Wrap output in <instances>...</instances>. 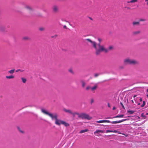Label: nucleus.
Returning a JSON list of instances; mask_svg holds the SVG:
<instances>
[{
	"instance_id": "nucleus-9",
	"label": "nucleus",
	"mask_w": 148,
	"mask_h": 148,
	"mask_svg": "<svg viewBox=\"0 0 148 148\" xmlns=\"http://www.w3.org/2000/svg\"><path fill=\"white\" fill-rule=\"evenodd\" d=\"M132 24L134 26L136 25H140V23L138 21H134L132 22Z\"/></svg>"
},
{
	"instance_id": "nucleus-15",
	"label": "nucleus",
	"mask_w": 148,
	"mask_h": 148,
	"mask_svg": "<svg viewBox=\"0 0 148 148\" xmlns=\"http://www.w3.org/2000/svg\"><path fill=\"white\" fill-rule=\"evenodd\" d=\"M99 132L103 133V131L101 130H97L96 131L94 132V134H95L96 133H97Z\"/></svg>"
},
{
	"instance_id": "nucleus-29",
	"label": "nucleus",
	"mask_w": 148,
	"mask_h": 148,
	"mask_svg": "<svg viewBox=\"0 0 148 148\" xmlns=\"http://www.w3.org/2000/svg\"><path fill=\"white\" fill-rule=\"evenodd\" d=\"M137 1V0H132L129 2H128V3H134L136 2Z\"/></svg>"
},
{
	"instance_id": "nucleus-53",
	"label": "nucleus",
	"mask_w": 148,
	"mask_h": 148,
	"mask_svg": "<svg viewBox=\"0 0 148 148\" xmlns=\"http://www.w3.org/2000/svg\"><path fill=\"white\" fill-rule=\"evenodd\" d=\"M147 5H148V2H147Z\"/></svg>"
},
{
	"instance_id": "nucleus-3",
	"label": "nucleus",
	"mask_w": 148,
	"mask_h": 148,
	"mask_svg": "<svg viewBox=\"0 0 148 148\" xmlns=\"http://www.w3.org/2000/svg\"><path fill=\"white\" fill-rule=\"evenodd\" d=\"M55 124L58 125H63L65 127L69 126V124L60 119H58L57 118L55 121Z\"/></svg>"
},
{
	"instance_id": "nucleus-36",
	"label": "nucleus",
	"mask_w": 148,
	"mask_h": 148,
	"mask_svg": "<svg viewBox=\"0 0 148 148\" xmlns=\"http://www.w3.org/2000/svg\"><path fill=\"white\" fill-rule=\"evenodd\" d=\"M112 132V130H107L106 131V132L108 133V132Z\"/></svg>"
},
{
	"instance_id": "nucleus-6",
	"label": "nucleus",
	"mask_w": 148,
	"mask_h": 148,
	"mask_svg": "<svg viewBox=\"0 0 148 148\" xmlns=\"http://www.w3.org/2000/svg\"><path fill=\"white\" fill-rule=\"evenodd\" d=\"M52 10L54 13H58L59 11L58 6L56 5H54L52 7Z\"/></svg>"
},
{
	"instance_id": "nucleus-23",
	"label": "nucleus",
	"mask_w": 148,
	"mask_h": 148,
	"mask_svg": "<svg viewBox=\"0 0 148 148\" xmlns=\"http://www.w3.org/2000/svg\"><path fill=\"white\" fill-rule=\"evenodd\" d=\"M135 111L133 110H127V112L130 114H133L134 112Z\"/></svg>"
},
{
	"instance_id": "nucleus-19",
	"label": "nucleus",
	"mask_w": 148,
	"mask_h": 148,
	"mask_svg": "<svg viewBox=\"0 0 148 148\" xmlns=\"http://www.w3.org/2000/svg\"><path fill=\"white\" fill-rule=\"evenodd\" d=\"M108 50V52L106 53H108L109 51H111L113 49V47L112 46H109L108 49L106 48Z\"/></svg>"
},
{
	"instance_id": "nucleus-4",
	"label": "nucleus",
	"mask_w": 148,
	"mask_h": 148,
	"mask_svg": "<svg viewBox=\"0 0 148 148\" xmlns=\"http://www.w3.org/2000/svg\"><path fill=\"white\" fill-rule=\"evenodd\" d=\"M79 118H81L82 119H87L89 120H90L92 119V117L84 113L80 114Z\"/></svg>"
},
{
	"instance_id": "nucleus-32",
	"label": "nucleus",
	"mask_w": 148,
	"mask_h": 148,
	"mask_svg": "<svg viewBox=\"0 0 148 148\" xmlns=\"http://www.w3.org/2000/svg\"><path fill=\"white\" fill-rule=\"evenodd\" d=\"M39 30L40 31H42L45 30V28L43 27H41L39 28Z\"/></svg>"
},
{
	"instance_id": "nucleus-47",
	"label": "nucleus",
	"mask_w": 148,
	"mask_h": 148,
	"mask_svg": "<svg viewBox=\"0 0 148 148\" xmlns=\"http://www.w3.org/2000/svg\"><path fill=\"white\" fill-rule=\"evenodd\" d=\"M20 71V69H19V70H16V72H17L18 71Z\"/></svg>"
},
{
	"instance_id": "nucleus-7",
	"label": "nucleus",
	"mask_w": 148,
	"mask_h": 148,
	"mask_svg": "<svg viewBox=\"0 0 148 148\" xmlns=\"http://www.w3.org/2000/svg\"><path fill=\"white\" fill-rule=\"evenodd\" d=\"M48 116H49L51 118L52 120L55 119V121L58 117V115L56 113L53 114L50 113Z\"/></svg>"
},
{
	"instance_id": "nucleus-28",
	"label": "nucleus",
	"mask_w": 148,
	"mask_h": 148,
	"mask_svg": "<svg viewBox=\"0 0 148 148\" xmlns=\"http://www.w3.org/2000/svg\"><path fill=\"white\" fill-rule=\"evenodd\" d=\"M90 89H91V87L90 86H87L86 88V90H88Z\"/></svg>"
},
{
	"instance_id": "nucleus-56",
	"label": "nucleus",
	"mask_w": 148,
	"mask_h": 148,
	"mask_svg": "<svg viewBox=\"0 0 148 148\" xmlns=\"http://www.w3.org/2000/svg\"><path fill=\"white\" fill-rule=\"evenodd\" d=\"M146 114L147 115H148V113H147Z\"/></svg>"
},
{
	"instance_id": "nucleus-34",
	"label": "nucleus",
	"mask_w": 148,
	"mask_h": 148,
	"mask_svg": "<svg viewBox=\"0 0 148 148\" xmlns=\"http://www.w3.org/2000/svg\"><path fill=\"white\" fill-rule=\"evenodd\" d=\"M141 116L142 117L144 118V119H145L146 117L144 115L143 113H142L141 114Z\"/></svg>"
},
{
	"instance_id": "nucleus-55",
	"label": "nucleus",
	"mask_w": 148,
	"mask_h": 148,
	"mask_svg": "<svg viewBox=\"0 0 148 148\" xmlns=\"http://www.w3.org/2000/svg\"><path fill=\"white\" fill-rule=\"evenodd\" d=\"M90 18V19H91V20H92V18Z\"/></svg>"
},
{
	"instance_id": "nucleus-48",
	"label": "nucleus",
	"mask_w": 148,
	"mask_h": 148,
	"mask_svg": "<svg viewBox=\"0 0 148 148\" xmlns=\"http://www.w3.org/2000/svg\"><path fill=\"white\" fill-rule=\"evenodd\" d=\"M136 95H134V98H135V97H136Z\"/></svg>"
},
{
	"instance_id": "nucleus-38",
	"label": "nucleus",
	"mask_w": 148,
	"mask_h": 148,
	"mask_svg": "<svg viewBox=\"0 0 148 148\" xmlns=\"http://www.w3.org/2000/svg\"><path fill=\"white\" fill-rule=\"evenodd\" d=\"M94 101L93 99H91L90 100V103L91 104H92Z\"/></svg>"
},
{
	"instance_id": "nucleus-12",
	"label": "nucleus",
	"mask_w": 148,
	"mask_h": 148,
	"mask_svg": "<svg viewBox=\"0 0 148 148\" xmlns=\"http://www.w3.org/2000/svg\"><path fill=\"white\" fill-rule=\"evenodd\" d=\"M97 87V85H95L91 87V89L92 91L93 92L94 91L96 90Z\"/></svg>"
},
{
	"instance_id": "nucleus-18",
	"label": "nucleus",
	"mask_w": 148,
	"mask_h": 148,
	"mask_svg": "<svg viewBox=\"0 0 148 148\" xmlns=\"http://www.w3.org/2000/svg\"><path fill=\"white\" fill-rule=\"evenodd\" d=\"M80 82L82 84V87L83 88H84L86 85V83L85 82L82 80Z\"/></svg>"
},
{
	"instance_id": "nucleus-44",
	"label": "nucleus",
	"mask_w": 148,
	"mask_h": 148,
	"mask_svg": "<svg viewBox=\"0 0 148 148\" xmlns=\"http://www.w3.org/2000/svg\"><path fill=\"white\" fill-rule=\"evenodd\" d=\"M112 118H112L111 117H108L107 118H106L105 119H112Z\"/></svg>"
},
{
	"instance_id": "nucleus-22",
	"label": "nucleus",
	"mask_w": 148,
	"mask_h": 148,
	"mask_svg": "<svg viewBox=\"0 0 148 148\" xmlns=\"http://www.w3.org/2000/svg\"><path fill=\"white\" fill-rule=\"evenodd\" d=\"M6 77L7 79H12L14 78V76L12 75L10 76H6Z\"/></svg>"
},
{
	"instance_id": "nucleus-59",
	"label": "nucleus",
	"mask_w": 148,
	"mask_h": 148,
	"mask_svg": "<svg viewBox=\"0 0 148 148\" xmlns=\"http://www.w3.org/2000/svg\"><path fill=\"white\" fill-rule=\"evenodd\" d=\"M147 96L148 97V95H147Z\"/></svg>"
},
{
	"instance_id": "nucleus-45",
	"label": "nucleus",
	"mask_w": 148,
	"mask_h": 148,
	"mask_svg": "<svg viewBox=\"0 0 148 148\" xmlns=\"http://www.w3.org/2000/svg\"><path fill=\"white\" fill-rule=\"evenodd\" d=\"M116 109V108L115 107H114L113 108H112V110H115Z\"/></svg>"
},
{
	"instance_id": "nucleus-8",
	"label": "nucleus",
	"mask_w": 148,
	"mask_h": 148,
	"mask_svg": "<svg viewBox=\"0 0 148 148\" xmlns=\"http://www.w3.org/2000/svg\"><path fill=\"white\" fill-rule=\"evenodd\" d=\"M96 122H97V123H110V121L109 120H102L97 121Z\"/></svg>"
},
{
	"instance_id": "nucleus-51",
	"label": "nucleus",
	"mask_w": 148,
	"mask_h": 148,
	"mask_svg": "<svg viewBox=\"0 0 148 148\" xmlns=\"http://www.w3.org/2000/svg\"><path fill=\"white\" fill-rule=\"evenodd\" d=\"M145 1L147 2H148V0H145Z\"/></svg>"
},
{
	"instance_id": "nucleus-37",
	"label": "nucleus",
	"mask_w": 148,
	"mask_h": 148,
	"mask_svg": "<svg viewBox=\"0 0 148 148\" xmlns=\"http://www.w3.org/2000/svg\"><path fill=\"white\" fill-rule=\"evenodd\" d=\"M145 21V20L144 19H141L140 20V21Z\"/></svg>"
},
{
	"instance_id": "nucleus-31",
	"label": "nucleus",
	"mask_w": 148,
	"mask_h": 148,
	"mask_svg": "<svg viewBox=\"0 0 148 148\" xmlns=\"http://www.w3.org/2000/svg\"><path fill=\"white\" fill-rule=\"evenodd\" d=\"M98 40L99 42V43L100 44V43L102 41V39L100 38H98Z\"/></svg>"
},
{
	"instance_id": "nucleus-24",
	"label": "nucleus",
	"mask_w": 148,
	"mask_h": 148,
	"mask_svg": "<svg viewBox=\"0 0 148 148\" xmlns=\"http://www.w3.org/2000/svg\"><path fill=\"white\" fill-rule=\"evenodd\" d=\"M21 79L22 80L23 82V83H26V79L25 78H23V77H22L21 78Z\"/></svg>"
},
{
	"instance_id": "nucleus-50",
	"label": "nucleus",
	"mask_w": 148,
	"mask_h": 148,
	"mask_svg": "<svg viewBox=\"0 0 148 148\" xmlns=\"http://www.w3.org/2000/svg\"><path fill=\"white\" fill-rule=\"evenodd\" d=\"M54 36H55V37H57V35H55Z\"/></svg>"
},
{
	"instance_id": "nucleus-52",
	"label": "nucleus",
	"mask_w": 148,
	"mask_h": 148,
	"mask_svg": "<svg viewBox=\"0 0 148 148\" xmlns=\"http://www.w3.org/2000/svg\"><path fill=\"white\" fill-rule=\"evenodd\" d=\"M140 103H138V105H140Z\"/></svg>"
},
{
	"instance_id": "nucleus-54",
	"label": "nucleus",
	"mask_w": 148,
	"mask_h": 148,
	"mask_svg": "<svg viewBox=\"0 0 148 148\" xmlns=\"http://www.w3.org/2000/svg\"><path fill=\"white\" fill-rule=\"evenodd\" d=\"M147 92L148 93V89H147Z\"/></svg>"
},
{
	"instance_id": "nucleus-17",
	"label": "nucleus",
	"mask_w": 148,
	"mask_h": 148,
	"mask_svg": "<svg viewBox=\"0 0 148 148\" xmlns=\"http://www.w3.org/2000/svg\"><path fill=\"white\" fill-rule=\"evenodd\" d=\"M88 131V130L87 129H85L84 130H81L79 132V133L80 134H82L83 133H84V132H87Z\"/></svg>"
},
{
	"instance_id": "nucleus-41",
	"label": "nucleus",
	"mask_w": 148,
	"mask_h": 148,
	"mask_svg": "<svg viewBox=\"0 0 148 148\" xmlns=\"http://www.w3.org/2000/svg\"><path fill=\"white\" fill-rule=\"evenodd\" d=\"M63 28L66 29H67V28L66 26L65 25H64L63 26Z\"/></svg>"
},
{
	"instance_id": "nucleus-35",
	"label": "nucleus",
	"mask_w": 148,
	"mask_h": 148,
	"mask_svg": "<svg viewBox=\"0 0 148 148\" xmlns=\"http://www.w3.org/2000/svg\"><path fill=\"white\" fill-rule=\"evenodd\" d=\"M18 130L20 131V132H21V133H23V131H22L20 129L19 127L18 128Z\"/></svg>"
},
{
	"instance_id": "nucleus-25",
	"label": "nucleus",
	"mask_w": 148,
	"mask_h": 148,
	"mask_svg": "<svg viewBox=\"0 0 148 148\" xmlns=\"http://www.w3.org/2000/svg\"><path fill=\"white\" fill-rule=\"evenodd\" d=\"M110 123H112V124H116L117 123H119V121H113L111 122L110 121Z\"/></svg>"
},
{
	"instance_id": "nucleus-20",
	"label": "nucleus",
	"mask_w": 148,
	"mask_h": 148,
	"mask_svg": "<svg viewBox=\"0 0 148 148\" xmlns=\"http://www.w3.org/2000/svg\"><path fill=\"white\" fill-rule=\"evenodd\" d=\"M72 114L74 116L75 115H78V117L79 118V116H80V114H79V113H77V112H74V113H73V114Z\"/></svg>"
},
{
	"instance_id": "nucleus-46",
	"label": "nucleus",
	"mask_w": 148,
	"mask_h": 148,
	"mask_svg": "<svg viewBox=\"0 0 148 148\" xmlns=\"http://www.w3.org/2000/svg\"><path fill=\"white\" fill-rule=\"evenodd\" d=\"M139 100H140V101H142V99L141 98H140V99Z\"/></svg>"
},
{
	"instance_id": "nucleus-21",
	"label": "nucleus",
	"mask_w": 148,
	"mask_h": 148,
	"mask_svg": "<svg viewBox=\"0 0 148 148\" xmlns=\"http://www.w3.org/2000/svg\"><path fill=\"white\" fill-rule=\"evenodd\" d=\"M14 71L15 69H14L9 71L8 72L10 74H12L14 73Z\"/></svg>"
},
{
	"instance_id": "nucleus-42",
	"label": "nucleus",
	"mask_w": 148,
	"mask_h": 148,
	"mask_svg": "<svg viewBox=\"0 0 148 148\" xmlns=\"http://www.w3.org/2000/svg\"><path fill=\"white\" fill-rule=\"evenodd\" d=\"M117 132V131L116 130H114V131H113L112 132H114V133H116Z\"/></svg>"
},
{
	"instance_id": "nucleus-58",
	"label": "nucleus",
	"mask_w": 148,
	"mask_h": 148,
	"mask_svg": "<svg viewBox=\"0 0 148 148\" xmlns=\"http://www.w3.org/2000/svg\"><path fill=\"white\" fill-rule=\"evenodd\" d=\"M119 133V134H121V133Z\"/></svg>"
},
{
	"instance_id": "nucleus-11",
	"label": "nucleus",
	"mask_w": 148,
	"mask_h": 148,
	"mask_svg": "<svg viewBox=\"0 0 148 148\" xmlns=\"http://www.w3.org/2000/svg\"><path fill=\"white\" fill-rule=\"evenodd\" d=\"M63 110L65 112H66L69 113L71 114H73V112L72 111L69 110H67L64 108V109Z\"/></svg>"
},
{
	"instance_id": "nucleus-43",
	"label": "nucleus",
	"mask_w": 148,
	"mask_h": 148,
	"mask_svg": "<svg viewBox=\"0 0 148 148\" xmlns=\"http://www.w3.org/2000/svg\"><path fill=\"white\" fill-rule=\"evenodd\" d=\"M107 105H108V107L110 108V104L109 103H108Z\"/></svg>"
},
{
	"instance_id": "nucleus-16",
	"label": "nucleus",
	"mask_w": 148,
	"mask_h": 148,
	"mask_svg": "<svg viewBox=\"0 0 148 148\" xmlns=\"http://www.w3.org/2000/svg\"><path fill=\"white\" fill-rule=\"evenodd\" d=\"M123 114H121L120 115H118L116 116H114L113 118H123Z\"/></svg>"
},
{
	"instance_id": "nucleus-13",
	"label": "nucleus",
	"mask_w": 148,
	"mask_h": 148,
	"mask_svg": "<svg viewBox=\"0 0 148 148\" xmlns=\"http://www.w3.org/2000/svg\"><path fill=\"white\" fill-rule=\"evenodd\" d=\"M41 111L42 113L48 115H49V114L50 113L44 109H42L41 110Z\"/></svg>"
},
{
	"instance_id": "nucleus-26",
	"label": "nucleus",
	"mask_w": 148,
	"mask_h": 148,
	"mask_svg": "<svg viewBox=\"0 0 148 148\" xmlns=\"http://www.w3.org/2000/svg\"><path fill=\"white\" fill-rule=\"evenodd\" d=\"M23 39L24 40H30V38L27 37H25L23 38Z\"/></svg>"
},
{
	"instance_id": "nucleus-30",
	"label": "nucleus",
	"mask_w": 148,
	"mask_h": 148,
	"mask_svg": "<svg viewBox=\"0 0 148 148\" xmlns=\"http://www.w3.org/2000/svg\"><path fill=\"white\" fill-rule=\"evenodd\" d=\"M145 102L144 101H143V104L141 105V107H143L145 106Z\"/></svg>"
},
{
	"instance_id": "nucleus-49",
	"label": "nucleus",
	"mask_w": 148,
	"mask_h": 148,
	"mask_svg": "<svg viewBox=\"0 0 148 148\" xmlns=\"http://www.w3.org/2000/svg\"><path fill=\"white\" fill-rule=\"evenodd\" d=\"M131 101H132V103H134V101H133V100H132Z\"/></svg>"
},
{
	"instance_id": "nucleus-14",
	"label": "nucleus",
	"mask_w": 148,
	"mask_h": 148,
	"mask_svg": "<svg viewBox=\"0 0 148 148\" xmlns=\"http://www.w3.org/2000/svg\"><path fill=\"white\" fill-rule=\"evenodd\" d=\"M5 27L3 26H0V31L1 32H3L5 31Z\"/></svg>"
},
{
	"instance_id": "nucleus-33",
	"label": "nucleus",
	"mask_w": 148,
	"mask_h": 148,
	"mask_svg": "<svg viewBox=\"0 0 148 148\" xmlns=\"http://www.w3.org/2000/svg\"><path fill=\"white\" fill-rule=\"evenodd\" d=\"M127 120L126 119H122L121 120H119V123H121L122 122H123Z\"/></svg>"
},
{
	"instance_id": "nucleus-10",
	"label": "nucleus",
	"mask_w": 148,
	"mask_h": 148,
	"mask_svg": "<svg viewBox=\"0 0 148 148\" xmlns=\"http://www.w3.org/2000/svg\"><path fill=\"white\" fill-rule=\"evenodd\" d=\"M140 31L139 30L134 31L133 32L132 34L133 35H136L140 34Z\"/></svg>"
},
{
	"instance_id": "nucleus-40",
	"label": "nucleus",
	"mask_w": 148,
	"mask_h": 148,
	"mask_svg": "<svg viewBox=\"0 0 148 148\" xmlns=\"http://www.w3.org/2000/svg\"><path fill=\"white\" fill-rule=\"evenodd\" d=\"M99 74H98L96 73L95 74L94 76L95 77H97L99 75Z\"/></svg>"
},
{
	"instance_id": "nucleus-27",
	"label": "nucleus",
	"mask_w": 148,
	"mask_h": 148,
	"mask_svg": "<svg viewBox=\"0 0 148 148\" xmlns=\"http://www.w3.org/2000/svg\"><path fill=\"white\" fill-rule=\"evenodd\" d=\"M69 71L72 73V74H74V72L71 69H70L69 70Z\"/></svg>"
},
{
	"instance_id": "nucleus-1",
	"label": "nucleus",
	"mask_w": 148,
	"mask_h": 148,
	"mask_svg": "<svg viewBox=\"0 0 148 148\" xmlns=\"http://www.w3.org/2000/svg\"><path fill=\"white\" fill-rule=\"evenodd\" d=\"M85 40L90 42L95 49L96 55H99L102 51H104L105 53H107L108 52V50L103 45H101L100 43L97 44L96 42L92 41L89 38L86 39Z\"/></svg>"
},
{
	"instance_id": "nucleus-39",
	"label": "nucleus",
	"mask_w": 148,
	"mask_h": 148,
	"mask_svg": "<svg viewBox=\"0 0 148 148\" xmlns=\"http://www.w3.org/2000/svg\"><path fill=\"white\" fill-rule=\"evenodd\" d=\"M121 105L123 108V109H125V108L124 106V105H123V103H121Z\"/></svg>"
},
{
	"instance_id": "nucleus-5",
	"label": "nucleus",
	"mask_w": 148,
	"mask_h": 148,
	"mask_svg": "<svg viewBox=\"0 0 148 148\" xmlns=\"http://www.w3.org/2000/svg\"><path fill=\"white\" fill-rule=\"evenodd\" d=\"M21 6L22 7H24V8L26 9L30 13L33 10V9L32 7L29 5L22 4L21 5Z\"/></svg>"
},
{
	"instance_id": "nucleus-57",
	"label": "nucleus",
	"mask_w": 148,
	"mask_h": 148,
	"mask_svg": "<svg viewBox=\"0 0 148 148\" xmlns=\"http://www.w3.org/2000/svg\"><path fill=\"white\" fill-rule=\"evenodd\" d=\"M127 9H130V8L128 7V8H127Z\"/></svg>"
},
{
	"instance_id": "nucleus-2",
	"label": "nucleus",
	"mask_w": 148,
	"mask_h": 148,
	"mask_svg": "<svg viewBox=\"0 0 148 148\" xmlns=\"http://www.w3.org/2000/svg\"><path fill=\"white\" fill-rule=\"evenodd\" d=\"M123 63L125 65L127 64L135 65L139 64V62L137 60L134 59H131L129 58H127L124 59Z\"/></svg>"
}]
</instances>
